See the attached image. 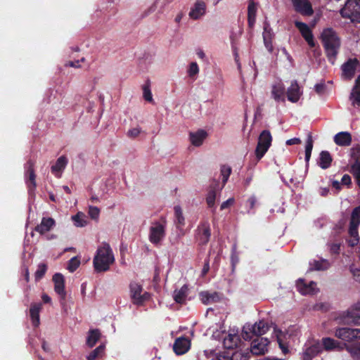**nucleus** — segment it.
<instances>
[{
	"label": "nucleus",
	"mask_w": 360,
	"mask_h": 360,
	"mask_svg": "<svg viewBox=\"0 0 360 360\" xmlns=\"http://www.w3.org/2000/svg\"><path fill=\"white\" fill-rule=\"evenodd\" d=\"M115 262V256L110 245L101 243L97 248L93 259V264L97 272L106 271Z\"/></svg>",
	"instance_id": "f257e3e1"
},
{
	"label": "nucleus",
	"mask_w": 360,
	"mask_h": 360,
	"mask_svg": "<svg viewBox=\"0 0 360 360\" xmlns=\"http://www.w3.org/2000/svg\"><path fill=\"white\" fill-rule=\"evenodd\" d=\"M207 5L203 0H197L190 8L188 16L192 20H198L206 13Z\"/></svg>",
	"instance_id": "f8f14e48"
},
{
	"label": "nucleus",
	"mask_w": 360,
	"mask_h": 360,
	"mask_svg": "<svg viewBox=\"0 0 360 360\" xmlns=\"http://www.w3.org/2000/svg\"><path fill=\"white\" fill-rule=\"evenodd\" d=\"M330 263L328 260L320 259L310 262V269L316 271H323L329 268Z\"/></svg>",
	"instance_id": "4c0bfd02"
},
{
	"label": "nucleus",
	"mask_w": 360,
	"mask_h": 360,
	"mask_svg": "<svg viewBox=\"0 0 360 360\" xmlns=\"http://www.w3.org/2000/svg\"><path fill=\"white\" fill-rule=\"evenodd\" d=\"M191 347L190 341L188 338L181 337L177 338L173 346V349L177 355H181L187 352Z\"/></svg>",
	"instance_id": "5701e85b"
},
{
	"label": "nucleus",
	"mask_w": 360,
	"mask_h": 360,
	"mask_svg": "<svg viewBox=\"0 0 360 360\" xmlns=\"http://www.w3.org/2000/svg\"><path fill=\"white\" fill-rule=\"evenodd\" d=\"M329 193V189L328 188H321L319 190V193L322 196H326Z\"/></svg>",
	"instance_id": "338daca9"
},
{
	"label": "nucleus",
	"mask_w": 360,
	"mask_h": 360,
	"mask_svg": "<svg viewBox=\"0 0 360 360\" xmlns=\"http://www.w3.org/2000/svg\"><path fill=\"white\" fill-rule=\"evenodd\" d=\"M295 25L309 46L314 47L315 46L314 36L309 26L306 23L300 21H295Z\"/></svg>",
	"instance_id": "aec40b11"
},
{
	"label": "nucleus",
	"mask_w": 360,
	"mask_h": 360,
	"mask_svg": "<svg viewBox=\"0 0 360 360\" xmlns=\"http://www.w3.org/2000/svg\"><path fill=\"white\" fill-rule=\"evenodd\" d=\"M297 333V327L295 326H291L284 331L276 328H274V333L276 337L279 347L283 354L288 353V345L290 340L296 336Z\"/></svg>",
	"instance_id": "7ed1b4c3"
},
{
	"label": "nucleus",
	"mask_w": 360,
	"mask_h": 360,
	"mask_svg": "<svg viewBox=\"0 0 360 360\" xmlns=\"http://www.w3.org/2000/svg\"><path fill=\"white\" fill-rule=\"evenodd\" d=\"M68 164V159L65 156H60L56 160L55 165L51 167V171L57 177L60 176V173L65 168Z\"/></svg>",
	"instance_id": "2f4dec72"
},
{
	"label": "nucleus",
	"mask_w": 360,
	"mask_h": 360,
	"mask_svg": "<svg viewBox=\"0 0 360 360\" xmlns=\"http://www.w3.org/2000/svg\"><path fill=\"white\" fill-rule=\"evenodd\" d=\"M269 341L266 338H257L255 339L250 346V352L252 354L262 355L268 351Z\"/></svg>",
	"instance_id": "9b49d317"
},
{
	"label": "nucleus",
	"mask_w": 360,
	"mask_h": 360,
	"mask_svg": "<svg viewBox=\"0 0 360 360\" xmlns=\"http://www.w3.org/2000/svg\"><path fill=\"white\" fill-rule=\"evenodd\" d=\"M313 148V140L311 135H309L305 146V160L307 162L309 161L311 151Z\"/></svg>",
	"instance_id": "c03bdc74"
},
{
	"label": "nucleus",
	"mask_w": 360,
	"mask_h": 360,
	"mask_svg": "<svg viewBox=\"0 0 360 360\" xmlns=\"http://www.w3.org/2000/svg\"><path fill=\"white\" fill-rule=\"evenodd\" d=\"M297 290L304 295H314L318 292L316 283L313 281L306 282L304 279H299L296 284Z\"/></svg>",
	"instance_id": "4468645a"
},
{
	"label": "nucleus",
	"mask_w": 360,
	"mask_h": 360,
	"mask_svg": "<svg viewBox=\"0 0 360 360\" xmlns=\"http://www.w3.org/2000/svg\"><path fill=\"white\" fill-rule=\"evenodd\" d=\"M207 136V133L205 130L200 129L195 132L190 133V140L193 146H200L202 144Z\"/></svg>",
	"instance_id": "cd10ccee"
},
{
	"label": "nucleus",
	"mask_w": 360,
	"mask_h": 360,
	"mask_svg": "<svg viewBox=\"0 0 360 360\" xmlns=\"http://www.w3.org/2000/svg\"><path fill=\"white\" fill-rule=\"evenodd\" d=\"M200 298L202 302L205 304H210L217 302L220 299V296L217 292H210L207 291L201 292L200 293Z\"/></svg>",
	"instance_id": "7c9ffc66"
},
{
	"label": "nucleus",
	"mask_w": 360,
	"mask_h": 360,
	"mask_svg": "<svg viewBox=\"0 0 360 360\" xmlns=\"http://www.w3.org/2000/svg\"><path fill=\"white\" fill-rule=\"evenodd\" d=\"M350 271L352 274L354 279L356 282L360 283V269L355 266L354 265H352L350 266Z\"/></svg>",
	"instance_id": "5fc2aeb1"
},
{
	"label": "nucleus",
	"mask_w": 360,
	"mask_h": 360,
	"mask_svg": "<svg viewBox=\"0 0 360 360\" xmlns=\"http://www.w3.org/2000/svg\"><path fill=\"white\" fill-rule=\"evenodd\" d=\"M249 359V353L243 352L242 350H237L233 353L230 360H248Z\"/></svg>",
	"instance_id": "49530a36"
},
{
	"label": "nucleus",
	"mask_w": 360,
	"mask_h": 360,
	"mask_svg": "<svg viewBox=\"0 0 360 360\" xmlns=\"http://www.w3.org/2000/svg\"><path fill=\"white\" fill-rule=\"evenodd\" d=\"M322 350L324 349L326 351L334 349L342 350L344 348L343 345L330 338H323L321 340Z\"/></svg>",
	"instance_id": "bb28decb"
},
{
	"label": "nucleus",
	"mask_w": 360,
	"mask_h": 360,
	"mask_svg": "<svg viewBox=\"0 0 360 360\" xmlns=\"http://www.w3.org/2000/svg\"><path fill=\"white\" fill-rule=\"evenodd\" d=\"M322 351V345L321 342L316 341L309 342L305 345V349L303 352L304 360H311Z\"/></svg>",
	"instance_id": "a211bd4d"
},
{
	"label": "nucleus",
	"mask_w": 360,
	"mask_h": 360,
	"mask_svg": "<svg viewBox=\"0 0 360 360\" xmlns=\"http://www.w3.org/2000/svg\"><path fill=\"white\" fill-rule=\"evenodd\" d=\"M101 338V333L97 329L90 330L86 337V345L93 347Z\"/></svg>",
	"instance_id": "58836bf2"
},
{
	"label": "nucleus",
	"mask_w": 360,
	"mask_h": 360,
	"mask_svg": "<svg viewBox=\"0 0 360 360\" xmlns=\"http://www.w3.org/2000/svg\"><path fill=\"white\" fill-rule=\"evenodd\" d=\"M360 225V206L355 207L351 213L348 232L351 237L349 243L354 246L359 242L358 228Z\"/></svg>",
	"instance_id": "39448f33"
},
{
	"label": "nucleus",
	"mask_w": 360,
	"mask_h": 360,
	"mask_svg": "<svg viewBox=\"0 0 360 360\" xmlns=\"http://www.w3.org/2000/svg\"><path fill=\"white\" fill-rule=\"evenodd\" d=\"M341 182L344 185H349L351 183V177L348 174H345L341 179Z\"/></svg>",
	"instance_id": "e2e57ef3"
},
{
	"label": "nucleus",
	"mask_w": 360,
	"mask_h": 360,
	"mask_svg": "<svg viewBox=\"0 0 360 360\" xmlns=\"http://www.w3.org/2000/svg\"><path fill=\"white\" fill-rule=\"evenodd\" d=\"M188 295V287L184 285L180 289L174 291L173 297L176 302L183 304Z\"/></svg>",
	"instance_id": "c9c22d12"
},
{
	"label": "nucleus",
	"mask_w": 360,
	"mask_h": 360,
	"mask_svg": "<svg viewBox=\"0 0 360 360\" xmlns=\"http://www.w3.org/2000/svg\"><path fill=\"white\" fill-rule=\"evenodd\" d=\"M211 236L210 224L202 222L198 228L197 238L201 244H206Z\"/></svg>",
	"instance_id": "b1692460"
},
{
	"label": "nucleus",
	"mask_w": 360,
	"mask_h": 360,
	"mask_svg": "<svg viewBox=\"0 0 360 360\" xmlns=\"http://www.w3.org/2000/svg\"><path fill=\"white\" fill-rule=\"evenodd\" d=\"M141 133V128L137 127L133 129H131L127 132V136L131 138L137 137Z\"/></svg>",
	"instance_id": "4d7b16f0"
},
{
	"label": "nucleus",
	"mask_w": 360,
	"mask_h": 360,
	"mask_svg": "<svg viewBox=\"0 0 360 360\" xmlns=\"http://www.w3.org/2000/svg\"><path fill=\"white\" fill-rule=\"evenodd\" d=\"M301 143V140L299 138H292L286 141V145L291 146L299 144Z\"/></svg>",
	"instance_id": "052dcab7"
},
{
	"label": "nucleus",
	"mask_w": 360,
	"mask_h": 360,
	"mask_svg": "<svg viewBox=\"0 0 360 360\" xmlns=\"http://www.w3.org/2000/svg\"><path fill=\"white\" fill-rule=\"evenodd\" d=\"M353 174L360 187V160L356 161L352 167Z\"/></svg>",
	"instance_id": "8fccbe9b"
},
{
	"label": "nucleus",
	"mask_w": 360,
	"mask_h": 360,
	"mask_svg": "<svg viewBox=\"0 0 360 360\" xmlns=\"http://www.w3.org/2000/svg\"><path fill=\"white\" fill-rule=\"evenodd\" d=\"M240 340L238 335V329H231L227 335L224 338L223 344L226 349H233L238 346Z\"/></svg>",
	"instance_id": "6ab92c4d"
},
{
	"label": "nucleus",
	"mask_w": 360,
	"mask_h": 360,
	"mask_svg": "<svg viewBox=\"0 0 360 360\" xmlns=\"http://www.w3.org/2000/svg\"><path fill=\"white\" fill-rule=\"evenodd\" d=\"M174 210L175 216V223L177 224L178 227L184 226L185 224V219L183 215L181 207L176 205L174 207Z\"/></svg>",
	"instance_id": "79ce46f5"
},
{
	"label": "nucleus",
	"mask_w": 360,
	"mask_h": 360,
	"mask_svg": "<svg viewBox=\"0 0 360 360\" xmlns=\"http://www.w3.org/2000/svg\"><path fill=\"white\" fill-rule=\"evenodd\" d=\"M285 91L288 100L292 103H297L303 93L297 80L291 81Z\"/></svg>",
	"instance_id": "dca6fc26"
},
{
	"label": "nucleus",
	"mask_w": 360,
	"mask_h": 360,
	"mask_svg": "<svg viewBox=\"0 0 360 360\" xmlns=\"http://www.w3.org/2000/svg\"><path fill=\"white\" fill-rule=\"evenodd\" d=\"M332 158L328 151H322L319 155L318 165L322 169H327L330 166Z\"/></svg>",
	"instance_id": "e433bc0d"
},
{
	"label": "nucleus",
	"mask_w": 360,
	"mask_h": 360,
	"mask_svg": "<svg viewBox=\"0 0 360 360\" xmlns=\"http://www.w3.org/2000/svg\"><path fill=\"white\" fill-rule=\"evenodd\" d=\"M338 319L340 323L345 324L360 326V302L353 304L347 310L343 311Z\"/></svg>",
	"instance_id": "423d86ee"
},
{
	"label": "nucleus",
	"mask_w": 360,
	"mask_h": 360,
	"mask_svg": "<svg viewBox=\"0 0 360 360\" xmlns=\"http://www.w3.org/2000/svg\"><path fill=\"white\" fill-rule=\"evenodd\" d=\"M248 20L249 25L252 27L255 23L256 16L248 15Z\"/></svg>",
	"instance_id": "0e129e2a"
},
{
	"label": "nucleus",
	"mask_w": 360,
	"mask_h": 360,
	"mask_svg": "<svg viewBox=\"0 0 360 360\" xmlns=\"http://www.w3.org/2000/svg\"><path fill=\"white\" fill-rule=\"evenodd\" d=\"M80 265V259L79 258L76 256V257H73L72 258H71L68 263V266H67V269L68 270L72 273L74 272Z\"/></svg>",
	"instance_id": "a18cd8bd"
},
{
	"label": "nucleus",
	"mask_w": 360,
	"mask_h": 360,
	"mask_svg": "<svg viewBox=\"0 0 360 360\" xmlns=\"http://www.w3.org/2000/svg\"><path fill=\"white\" fill-rule=\"evenodd\" d=\"M41 308V304L40 303H34L31 305L30 314L32 324L34 327H37L39 325V311Z\"/></svg>",
	"instance_id": "72a5a7b5"
},
{
	"label": "nucleus",
	"mask_w": 360,
	"mask_h": 360,
	"mask_svg": "<svg viewBox=\"0 0 360 360\" xmlns=\"http://www.w3.org/2000/svg\"><path fill=\"white\" fill-rule=\"evenodd\" d=\"M285 86L281 81L275 82L271 86V98L277 103L285 101Z\"/></svg>",
	"instance_id": "ddd939ff"
},
{
	"label": "nucleus",
	"mask_w": 360,
	"mask_h": 360,
	"mask_svg": "<svg viewBox=\"0 0 360 360\" xmlns=\"http://www.w3.org/2000/svg\"><path fill=\"white\" fill-rule=\"evenodd\" d=\"M143 98L146 101L152 102L153 101V95L150 88L148 86H145L143 87Z\"/></svg>",
	"instance_id": "6e6d98bb"
},
{
	"label": "nucleus",
	"mask_w": 360,
	"mask_h": 360,
	"mask_svg": "<svg viewBox=\"0 0 360 360\" xmlns=\"http://www.w3.org/2000/svg\"><path fill=\"white\" fill-rule=\"evenodd\" d=\"M165 237V224L160 221L153 222L149 229V241L159 245Z\"/></svg>",
	"instance_id": "6e6552de"
},
{
	"label": "nucleus",
	"mask_w": 360,
	"mask_h": 360,
	"mask_svg": "<svg viewBox=\"0 0 360 360\" xmlns=\"http://www.w3.org/2000/svg\"><path fill=\"white\" fill-rule=\"evenodd\" d=\"M262 36L265 47L269 52L272 53L274 51L272 39L274 37V33L271 28L270 25L267 22L264 23Z\"/></svg>",
	"instance_id": "4be33fe9"
},
{
	"label": "nucleus",
	"mask_w": 360,
	"mask_h": 360,
	"mask_svg": "<svg viewBox=\"0 0 360 360\" xmlns=\"http://www.w3.org/2000/svg\"><path fill=\"white\" fill-rule=\"evenodd\" d=\"M326 85L324 82H321L315 84L314 89L319 94H322L324 92Z\"/></svg>",
	"instance_id": "13d9d810"
},
{
	"label": "nucleus",
	"mask_w": 360,
	"mask_h": 360,
	"mask_svg": "<svg viewBox=\"0 0 360 360\" xmlns=\"http://www.w3.org/2000/svg\"><path fill=\"white\" fill-rule=\"evenodd\" d=\"M257 202V197L255 195H250L245 201L244 206L248 214H254V209Z\"/></svg>",
	"instance_id": "a19ab883"
},
{
	"label": "nucleus",
	"mask_w": 360,
	"mask_h": 360,
	"mask_svg": "<svg viewBox=\"0 0 360 360\" xmlns=\"http://www.w3.org/2000/svg\"><path fill=\"white\" fill-rule=\"evenodd\" d=\"M231 172V169L230 167L228 166H223L221 168V175L222 177V184L220 186V188L219 189H222L226 183L227 182L229 176Z\"/></svg>",
	"instance_id": "37998d69"
},
{
	"label": "nucleus",
	"mask_w": 360,
	"mask_h": 360,
	"mask_svg": "<svg viewBox=\"0 0 360 360\" xmlns=\"http://www.w3.org/2000/svg\"><path fill=\"white\" fill-rule=\"evenodd\" d=\"M46 271V266L44 264H40L38 269L35 272V277L37 279H40L44 275Z\"/></svg>",
	"instance_id": "864d4df0"
},
{
	"label": "nucleus",
	"mask_w": 360,
	"mask_h": 360,
	"mask_svg": "<svg viewBox=\"0 0 360 360\" xmlns=\"http://www.w3.org/2000/svg\"><path fill=\"white\" fill-rule=\"evenodd\" d=\"M235 202L233 198H230L227 200L223 202L221 205V210H225L228 208L229 206L232 205Z\"/></svg>",
	"instance_id": "bf43d9fd"
},
{
	"label": "nucleus",
	"mask_w": 360,
	"mask_h": 360,
	"mask_svg": "<svg viewBox=\"0 0 360 360\" xmlns=\"http://www.w3.org/2000/svg\"><path fill=\"white\" fill-rule=\"evenodd\" d=\"M340 15L352 22H360V0H347L340 10Z\"/></svg>",
	"instance_id": "20e7f679"
},
{
	"label": "nucleus",
	"mask_w": 360,
	"mask_h": 360,
	"mask_svg": "<svg viewBox=\"0 0 360 360\" xmlns=\"http://www.w3.org/2000/svg\"><path fill=\"white\" fill-rule=\"evenodd\" d=\"M272 141L271 133L264 130L259 135L255 154L258 160H260L269 150Z\"/></svg>",
	"instance_id": "1a4fd4ad"
},
{
	"label": "nucleus",
	"mask_w": 360,
	"mask_h": 360,
	"mask_svg": "<svg viewBox=\"0 0 360 360\" xmlns=\"http://www.w3.org/2000/svg\"><path fill=\"white\" fill-rule=\"evenodd\" d=\"M257 4L254 0H249L248 6V15L256 16Z\"/></svg>",
	"instance_id": "3c124183"
},
{
	"label": "nucleus",
	"mask_w": 360,
	"mask_h": 360,
	"mask_svg": "<svg viewBox=\"0 0 360 360\" xmlns=\"http://www.w3.org/2000/svg\"><path fill=\"white\" fill-rule=\"evenodd\" d=\"M212 360H230L229 356L218 355L212 358Z\"/></svg>",
	"instance_id": "69168bd1"
},
{
	"label": "nucleus",
	"mask_w": 360,
	"mask_h": 360,
	"mask_svg": "<svg viewBox=\"0 0 360 360\" xmlns=\"http://www.w3.org/2000/svg\"><path fill=\"white\" fill-rule=\"evenodd\" d=\"M209 269H210V266H209L208 262H207L205 264V265L202 269V276L205 275L209 271Z\"/></svg>",
	"instance_id": "774afa93"
},
{
	"label": "nucleus",
	"mask_w": 360,
	"mask_h": 360,
	"mask_svg": "<svg viewBox=\"0 0 360 360\" xmlns=\"http://www.w3.org/2000/svg\"><path fill=\"white\" fill-rule=\"evenodd\" d=\"M335 143L341 146H349L352 142V136L349 132L341 131L338 133L334 136Z\"/></svg>",
	"instance_id": "c85d7f7f"
},
{
	"label": "nucleus",
	"mask_w": 360,
	"mask_h": 360,
	"mask_svg": "<svg viewBox=\"0 0 360 360\" xmlns=\"http://www.w3.org/2000/svg\"><path fill=\"white\" fill-rule=\"evenodd\" d=\"M105 349V345H101L95 349H94L88 356V360H95L100 354H101Z\"/></svg>",
	"instance_id": "de8ad7c7"
},
{
	"label": "nucleus",
	"mask_w": 360,
	"mask_h": 360,
	"mask_svg": "<svg viewBox=\"0 0 360 360\" xmlns=\"http://www.w3.org/2000/svg\"><path fill=\"white\" fill-rule=\"evenodd\" d=\"M53 281L54 283L55 292L60 297V304H63L66 297L64 277L61 274H56L53 276Z\"/></svg>",
	"instance_id": "2eb2a0df"
},
{
	"label": "nucleus",
	"mask_w": 360,
	"mask_h": 360,
	"mask_svg": "<svg viewBox=\"0 0 360 360\" xmlns=\"http://www.w3.org/2000/svg\"><path fill=\"white\" fill-rule=\"evenodd\" d=\"M55 226V221L51 217L42 218L41 223L35 228V231L40 234L49 231Z\"/></svg>",
	"instance_id": "393cba45"
},
{
	"label": "nucleus",
	"mask_w": 360,
	"mask_h": 360,
	"mask_svg": "<svg viewBox=\"0 0 360 360\" xmlns=\"http://www.w3.org/2000/svg\"><path fill=\"white\" fill-rule=\"evenodd\" d=\"M295 10L302 15L309 16L313 13V9L308 0H292Z\"/></svg>",
	"instance_id": "412c9836"
},
{
	"label": "nucleus",
	"mask_w": 360,
	"mask_h": 360,
	"mask_svg": "<svg viewBox=\"0 0 360 360\" xmlns=\"http://www.w3.org/2000/svg\"><path fill=\"white\" fill-rule=\"evenodd\" d=\"M340 248V245L339 244L335 243V244H332L330 245V250L332 253L338 254V253H339Z\"/></svg>",
	"instance_id": "680f3d73"
},
{
	"label": "nucleus",
	"mask_w": 360,
	"mask_h": 360,
	"mask_svg": "<svg viewBox=\"0 0 360 360\" xmlns=\"http://www.w3.org/2000/svg\"><path fill=\"white\" fill-rule=\"evenodd\" d=\"M129 295L132 302L136 305L143 304L150 297L148 292L143 291L142 285L136 281L129 284Z\"/></svg>",
	"instance_id": "0eeeda50"
},
{
	"label": "nucleus",
	"mask_w": 360,
	"mask_h": 360,
	"mask_svg": "<svg viewBox=\"0 0 360 360\" xmlns=\"http://www.w3.org/2000/svg\"><path fill=\"white\" fill-rule=\"evenodd\" d=\"M335 335L338 338L352 343L355 340H360V329L349 328H338L335 331Z\"/></svg>",
	"instance_id": "9d476101"
},
{
	"label": "nucleus",
	"mask_w": 360,
	"mask_h": 360,
	"mask_svg": "<svg viewBox=\"0 0 360 360\" xmlns=\"http://www.w3.org/2000/svg\"><path fill=\"white\" fill-rule=\"evenodd\" d=\"M349 99L354 106H360V75L356 79Z\"/></svg>",
	"instance_id": "c756f323"
},
{
	"label": "nucleus",
	"mask_w": 360,
	"mask_h": 360,
	"mask_svg": "<svg viewBox=\"0 0 360 360\" xmlns=\"http://www.w3.org/2000/svg\"><path fill=\"white\" fill-rule=\"evenodd\" d=\"M72 220L77 227H84L87 224L86 217L82 212H78L72 217Z\"/></svg>",
	"instance_id": "ea45409f"
},
{
	"label": "nucleus",
	"mask_w": 360,
	"mask_h": 360,
	"mask_svg": "<svg viewBox=\"0 0 360 360\" xmlns=\"http://www.w3.org/2000/svg\"><path fill=\"white\" fill-rule=\"evenodd\" d=\"M219 188H220L219 184H216L215 186H212L210 187L206 197V202L209 207H214L217 195L221 190L219 189Z\"/></svg>",
	"instance_id": "473e14b6"
},
{
	"label": "nucleus",
	"mask_w": 360,
	"mask_h": 360,
	"mask_svg": "<svg viewBox=\"0 0 360 360\" xmlns=\"http://www.w3.org/2000/svg\"><path fill=\"white\" fill-rule=\"evenodd\" d=\"M321 39L328 60L334 63L340 45L338 37L333 29L326 28L321 33Z\"/></svg>",
	"instance_id": "f03ea898"
},
{
	"label": "nucleus",
	"mask_w": 360,
	"mask_h": 360,
	"mask_svg": "<svg viewBox=\"0 0 360 360\" xmlns=\"http://www.w3.org/2000/svg\"><path fill=\"white\" fill-rule=\"evenodd\" d=\"M357 63L356 59H351L342 65V75L345 78L351 79L354 76Z\"/></svg>",
	"instance_id": "a878e982"
},
{
	"label": "nucleus",
	"mask_w": 360,
	"mask_h": 360,
	"mask_svg": "<svg viewBox=\"0 0 360 360\" xmlns=\"http://www.w3.org/2000/svg\"><path fill=\"white\" fill-rule=\"evenodd\" d=\"M248 330H250L256 335H262L269 330V326L264 321H259L256 322L254 325L245 326L243 330V333L245 334L243 335L245 339L248 338L247 335Z\"/></svg>",
	"instance_id": "f3484780"
},
{
	"label": "nucleus",
	"mask_w": 360,
	"mask_h": 360,
	"mask_svg": "<svg viewBox=\"0 0 360 360\" xmlns=\"http://www.w3.org/2000/svg\"><path fill=\"white\" fill-rule=\"evenodd\" d=\"M188 75L190 77H195L199 73V68L196 62H192L190 63L188 70Z\"/></svg>",
	"instance_id": "09e8293b"
},
{
	"label": "nucleus",
	"mask_w": 360,
	"mask_h": 360,
	"mask_svg": "<svg viewBox=\"0 0 360 360\" xmlns=\"http://www.w3.org/2000/svg\"><path fill=\"white\" fill-rule=\"evenodd\" d=\"M26 168V174L29 176V179L27 181V184L30 192H32L36 187L35 174L33 169V163L32 162H28Z\"/></svg>",
	"instance_id": "f704fd0d"
},
{
	"label": "nucleus",
	"mask_w": 360,
	"mask_h": 360,
	"mask_svg": "<svg viewBox=\"0 0 360 360\" xmlns=\"http://www.w3.org/2000/svg\"><path fill=\"white\" fill-rule=\"evenodd\" d=\"M100 210L98 207L94 206H89V215L92 219H98L99 217Z\"/></svg>",
	"instance_id": "603ef678"
}]
</instances>
